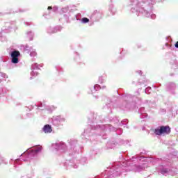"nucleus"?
I'll use <instances>...</instances> for the list:
<instances>
[{
    "label": "nucleus",
    "instance_id": "1",
    "mask_svg": "<svg viewBox=\"0 0 178 178\" xmlns=\"http://www.w3.org/2000/svg\"><path fill=\"white\" fill-rule=\"evenodd\" d=\"M154 134L156 136H162V134H170V127L169 126H161L159 129H154Z\"/></svg>",
    "mask_w": 178,
    "mask_h": 178
},
{
    "label": "nucleus",
    "instance_id": "2",
    "mask_svg": "<svg viewBox=\"0 0 178 178\" xmlns=\"http://www.w3.org/2000/svg\"><path fill=\"white\" fill-rule=\"evenodd\" d=\"M19 56H20V51H13L11 53V62L12 63L17 64L19 63Z\"/></svg>",
    "mask_w": 178,
    "mask_h": 178
},
{
    "label": "nucleus",
    "instance_id": "3",
    "mask_svg": "<svg viewBox=\"0 0 178 178\" xmlns=\"http://www.w3.org/2000/svg\"><path fill=\"white\" fill-rule=\"evenodd\" d=\"M43 131L44 133H52V127L49 124H46L43 127Z\"/></svg>",
    "mask_w": 178,
    "mask_h": 178
},
{
    "label": "nucleus",
    "instance_id": "4",
    "mask_svg": "<svg viewBox=\"0 0 178 178\" xmlns=\"http://www.w3.org/2000/svg\"><path fill=\"white\" fill-rule=\"evenodd\" d=\"M41 149H42V147H39L36 149H33L31 151V152H33L34 154H38V152H40Z\"/></svg>",
    "mask_w": 178,
    "mask_h": 178
},
{
    "label": "nucleus",
    "instance_id": "5",
    "mask_svg": "<svg viewBox=\"0 0 178 178\" xmlns=\"http://www.w3.org/2000/svg\"><path fill=\"white\" fill-rule=\"evenodd\" d=\"M82 22H83V23H88V22H90V19L87 17H83L82 19Z\"/></svg>",
    "mask_w": 178,
    "mask_h": 178
},
{
    "label": "nucleus",
    "instance_id": "6",
    "mask_svg": "<svg viewBox=\"0 0 178 178\" xmlns=\"http://www.w3.org/2000/svg\"><path fill=\"white\" fill-rule=\"evenodd\" d=\"M175 48H178V42L175 43Z\"/></svg>",
    "mask_w": 178,
    "mask_h": 178
},
{
    "label": "nucleus",
    "instance_id": "7",
    "mask_svg": "<svg viewBox=\"0 0 178 178\" xmlns=\"http://www.w3.org/2000/svg\"><path fill=\"white\" fill-rule=\"evenodd\" d=\"M47 9L49 10L52 9V7L51 6H49Z\"/></svg>",
    "mask_w": 178,
    "mask_h": 178
}]
</instances>
